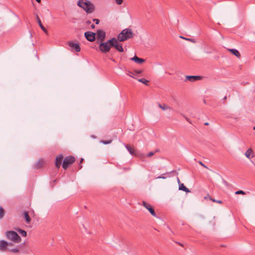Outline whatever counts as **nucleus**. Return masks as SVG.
Instances as JSON below:
<instances>
[{
    "mask_svg": "<svg viewBox=\"0 0 255 255\" xmlns=\"http://www.w3.org/2000/svg\"><path fill=\"white\" fill-rule=\"evenodd\" d=\"M253 150L251 148H249L248 149L246 153H245V155L247 157H248V158L249 159H251V158L253 157H254V155H251V154L253 153Z\"/></svg>",
    "mask_w": 255,
    "mask_h": 255,
    "instance_id": "6ab92c4d",
    "label": "nucleus"
},
{
    "mask_svg": "<svg viewBox=\"0 0 255 255\" xmlns=\"http://www.w3.org/2000/svg\"><path fill=\"white\" fill-rule=\"evenodd\" d=\"M109 43H111L112 47H114L119 52H123L124 49L122 45L119 42L116 38H112L109 40Z\"/></svg>",
    "mask_w": 255,
    "mask_h": 255,
    "instance_id": "7ed1b4c3",
    "label": "nucleus"
},
{
    "mask_svg": "<svg viewBox=\"0 0 255 255\" xmlns=\"http://www.w3.org/2000/svg\"><path fill=\"white\" fill-rule=\"evenodd\" d=\"M68 45L70 47L74 49L75 51H76L77 52H80V50H81V48H80V45L78 43H73L72 41H69V43H68Z\"/></svg>",
    "mask_w": 255,
    "mask_h": 255,
    "instance_id": "9b49d317",
    "label": "nucleus"
},
{
    "mask_svg": "<svg viewBox=\"0 0 255 255\" xmlns=\"http://www.w3.org/2000/svg\"><path fill=\"white\" fill-rule=\"evenodd\" d=\"M23 215L26 223L27 224L30 223L31 221V218L29 217L28 212H24L23 213Z\"/></svg>",
    "mask_w": 255,
    "mask_h": 255,
    "instance_id": "aec40b11",
    "label": "nucleus"
},
{
    "mask_svg": "<svg viewBox=\"0 0 255 255\" xmlns=\"http://www.w3.org/2000/svg\"><path fill=\"white\" fill-rule=\"evenodd\" d=\"M253 129L255 130V126L253 128Z\"/></svg>",
    "mask_w": 255,
    "mask_h": 255,
    "instance_id": "09e8293b",
    "label": "nucleus"
},
{
    "mask_svg": "<svg viewBox=\"0 0 255 255\" xmlns=\"http://www.w3.org/2000/svg\"><path fill=\"white\" fill-rule=\"evenodd\" d=\"M131 60H132L134 61L135 62L138 63V64H141L143 62H144L145 60L142 58H138L137 56L135 55L133 57L130 58Z\"/></svg>",
    "mask_w": 255,
    "mask_h": 255,
    "instance_id": "dca6fc26",
    "label": "nucleus"
},
{
    "mask_svg": "<svg viewBox=\"0 0 255 255\" xmlns=\"http://www.w3.org/2000/svg\"><path fill=\"white\" fill-rule=\"evenodd\" d=\"M158 106L160 109H161L163 111L168 110V109H171V108L170 107H168L165 104H163L162 105L160 104V103H158Z\"/></svg>",
    "mask_w": 255,
    "mask_h": 255,
    "instance_id": "4be33fe9",
    "label": "nucleus"
},
{
    "mask_svg": "<svg viewBox=\"0 0 255 255\" xmlns=\"http://www.w3.org/2000/svg\"><path fill=\"white\" fill-rule=\"evenodd\" d=\"M17 231L22 236H23V237H26V236L27 233H26V232L25 231L23 230L20 229H18L17 230Z\"/></svg>",
    "mask_w": 255,
    "mask_h": 255,
    "instance_id": "b1692460",
    "label": "nucleus"
},
{
    "mask_svg": "<svg viewBox=\"0 0 255 255\" xmlns=\"http://www.w3.org/2000/svg\"><path fill=\"white\" fill-rule=\"evenodd\" d=\"M178 244H179V245L180 246H182V247H183V245H182V244H180V243H178Z\"/></svg>",
    "mask_w": 255,
    "mask_h": 255,
    "instance_id": "a18cd8bd",
    "label": "nucleus"
},
{
    "mask_svg": "<svg viewBox=\"0 0 255 255\" xmlns=\"http://www.w3.org/2000/svg\"><path fill=\"white\" fill-rule=\"evenodd\" d=\"M119 41H124L127 39V36H126L124 34V32L122 31L118 35L117 39Z\"/></svg>",
    "mask_w": 255,
    "mask_h": 255,
    "instance_id": "a211bd4d",
    "label": "nucleus"
},
{
    "mask_svg": "<svg viewBox=\"0 0 255 255\" xmlns=\"http://www.w3.org/2000/svg\"><path fill=\"white\" fill-rule=\"evenodd\" d=\"M36 20L37 21L41 28V29L43 31V32L46 33V34H48V30L44 27V26L42 25V22L37 14H36Z\"/></svg>",
    "mask_w": 255,
    "mask_h": 255,
    "instance_id": "4468645a",
    "label": "nucleus"
},
{
    "mask_svg": "<svg viewBox=\"0 0 255 255\" xmlns=\"http://www.w3.org/2000/svg\"><path fill=\"white\" fill-rule=\"evenodd\" d=\"M43 163L44 161L43 159H39L34 164L35 169H38L41 168L43 166Z\"/></svg>",
    "mask_w": 255,
    "mask_h": 255,
    "instance_id": "f3484780",
    "label": "nucleus"
},
{
    "mask_svg": "<svg viewBox=\"0 0 255 255\" xmlns=\"http://www.w3.org/2000/svg\"><path fill=\"white\" fill-rule=\"evenodd\" d=\"M125 147H126L127 149L128 150V151L129 152L130 154L133 155L134 150L131 148L129 145L125 144Z\"/></svg>",
    "mask_w": 255,
    "mask_h": 255,
    "instance_id": "5701e85b",
    "label": "nucleus"
},
{
    "mask_svg": "<svg viewBox=\"0 0 255 255\" xmlns=\"http://www.w3.org/2000/svg\"><path fill=\"white\" fill-rule=\"evenodd\" d=\"M9 251L12 253H16L19 252V249L18 248H15L10 250Z\"/></svg>",
    "mask_w": 255,
    "mask_h": 255,
    "instance_id": "2f4dec72",
    "label": "nucleus"
},
{
    "mask_svg": "<svg viewBox=\"0 0 255 255\" xmlns=\"http://www.w3.org/2000/svg\"><path fill=\"white\" fill-rule=\"evenodd\" d=\"M210 200H211L214 202H216V203H218L219 204L222 203V201L221 200H215V199H212V198H210Z\"/></svg>",
    "mask_w": 255,
    "mask_h": 255,
    "instance_id": "473e14b6",
    "label": "nucleus"
},
{
    "mask_svg": "<svg viewBox=\"0 0 255 255\" xmlns=\"http://www.w3.org/2000/svg\"><path fill=\"white\" fill-rule=\"evenodd\" d=\"M158 150H156L154 152H150L148 153V154L147 155V156L148 157H151L152 156V155H153L156 152H158Z\"/></svg>",
    "mask_w": 255,
    "mask_h": 255,
    "instance_id": "c756f323",
    "label": "nucleus"
},
{
    "mask_svg": "<svg viewBox=\"0 0 255 255\" xmlns=\"http://www.w3.org/2000/svg\"><path fill=\"white\" fill-rule=\"evenodd\" d=\"M91 27H92V28H93H93H94L95 27V25H94V24H92L91 25Z\"/></svg>",
    "mask_w": 255,
    "mask_h": 255,
    "instance_id": "ea45409f",
    "label": "nucleus"
},
{
    "mask_svg": "<svg viewBox=\"0 0 255 255\" xmlns=\"http://www.w3.org/2000/svg\"><path fill=\"white\" fill-rule=\"evenodd\" d=\"M93 20L95 22L96 24H98L100 22V20L98 19L94 18Z\"/></svg>",
    "mask_w": 255,
    "mask_h": 255,
    "instance_id": "f704fd0d",
    "label": "nucleus"
},
{
    "mask_svg": "<svg viewBox=\"0 0 255 255\" xmlns=\"http://www.w3.org/2000/svg\"><path fill=\"white\" fill-rule=\"evenodd\" d=\"M135 72L137 74H140V73H141L142 71H141V70L136 71Z\"/></svg>",
    "mask_w": 255,
    "mask_h": 255,
    "instance_id": "58836bf2",
    "label": "nucleus"
},
{
    "mask_svg": "<svg viewBox=\"0 0 255 255\" xmlns=\"http://www.w3.org/2000/svg\"><path fill=\"white\" fill-rule=\"evenodd\" d=\"M5 234L8 239L16 243L20 242L21 238L15 231H7Z\"/></svg>",
    "mask_w": 255,
    "mask_h": 255,
    "instance_id": "f03ea898",
    "label": "nucleus"
},
{
    "mask_svg": "<svg viewBox=\"0 0 255 255\" xmlns=\"http://www.w3.org/2000/svg\"><path fill=\"white\" fill-rule=\"evenodd\" d=\"M115 1L117 4L120 5L123 3V0H115Z\"/></svg>",
    "mask_w": 255,
    "mask_h": 255,
    "instance_id": "72a5a7b5",
    "label": "nucleus"
},
{
    "mask_svg": "<svg viewBox=\"0 0 255 255\" xmlns=\"http://www.w3.org/2000/svg\"><path fill=\"white\" fill-rule=\"evenodd\" d=\"M75 158L72 156L66 157L63 159L62 167L65 170L67 169L70 165L75 162Z\"/></svg>",
    "mask_w": 255,
    "mask_h": 255,
    "instance_id": "20e7f679",
    "label": "nucleus"
},
{
    "mask_svg": "<svg viewBox=\"0 0 255 255\" xmlns=\"http://www.w3.org/2000/svg\"><path fill=\"white\" fill-rule=\"evenodd\" d=\"M85 38L87 40L93 42L95 40L96 33L91 31L86 32L84 34Z\"/></svg>",
    "mask_w": 255,
    "mask_h": 255,
    "instance_id": "423d86ee",
    "label": "nucleus"
},
{
    "mask_svg": "<svg viewBox=\"0 0 255 255\" xmlns=\"http://www.w3.org/2000/svg\"><path fill=\"white\" fill-rule=\"evenodd\" d=\"M124 32V34L127 36V39L132 38L134 36V34L132 30L129 28H126L122 31Z\"/></svg>",
    "mask_w": 255,
    "mask_h": 255,
    "instance_id": "1a4fd4ad",
    "label": "nucleus"
},
{
    "mask_svg": "<svg viewBox=\"0 0 255 255\" xmlns=\"http://www.w3.org/2000/svg\"><path fill=\"white\" fill-rule=\"evenodd\" d=\"M199 163L203 167L207 168V167L201 161H199Z\"/></svg>",
    "mask_w": 255,
    "mask_h": 255,
    "instance_id": "c9c22d12",
    "label": "nucleus"
},
{
    "mask_svg": "<svg viewBox=\"0 0 255 255\" xmlns=\"http://www.w3.org/2000/svg\"><path fill=\"white\" fill-rule=\"evenodd\" d=\"M184 117H185V118L186 120L188 122H189V123H190V124L191 123V121H190V120L189 118H188L187 117H185V116H184Z\"/></svg>",
    "mask_w": 255,
    "mask_h": 255,
    "instance_id": "e433bc0d",
    "label": "nucleus"
},
{
    "mask_svg": "<svg viewBox=\"0 0 255 255\" xmlns=\"http://www.w3.org/2000/svg\"><path fill=\"white\" fill-rule=\"evenodd\" d=\"M86 23L87 24L89 25L91 23V21L90 20H87V21H86Z\"/></svg>",
    "mask_w": 255,
    "mask_h": 255,
    "instance_id": "4c0bfd02",
    "label": "nucleus"
},
{
    "mask_svg": "<svg viewBox=\"0 0 255 255\" xmlns=\"http://www.w3.org/2000/svg\"><path fill=\"white\" fill-rule=\"evenodd\" d=\"M180 37L182 38V39H185V40H186L187 41H191V42H192L193 43H195L196 42L195 40L193 39H192V38H185V37H183L182 36H180Z\"/></svg>",
    "mask_w": 255,
    "mask_h": 255,
    "instance_id": "c85d7f7f",
    "label": "nucleus"
},
{
    "mask_svg": "<svg viewBox=\"0 0 255 255\" xmlns=\"http://www.w3.org/2000/svg\"><path fill=\"white\" fill-rule=\"evenodd\" d=\"M111 60L114 61V62H115V60L114 59H111Z\"/></svg>",
    "mask_w": 255,
    "mask_h": 255,
    "instance_id": "de8ad7c7",
    "label": "nucleus"
},
{
    "mask_svg": "<svg viewBox=\"0 0 255 255\" xmlns=\"http://www.w3.org/2000/svg\"><path fill=\"white\" fill-rule=\"evenodd\" d=\"M170 173V172H166L165 173H164L161 175H159L157 177H156V179H165L166 177L164 176V175H168Z\"/></svg>",
    "mask_w": 255,
    "mask_h": 255,
    "instance_id": "bb28decb",
    "label": "nucleus"
},
{
    "mask_svg": "<svg viewBox=\"0 0 255 255\" xmlns=\"http://www.w3.org/2000/svg\"><path fill=\"white\" fill-rule=\"evenodd\" d=\"M111 47L112 46L111 45V43H109V40L106 42H101L99 45V49L103 53L109 52Z\"/></svg>",
    "mask_w": 255,
    "mask_h": 255,
    "instance_id": "39448f33",
    "label": "nucleus"
},
{
    "mask_svg": "<svg viewBox=\"0 0 255 255\" xmlns=\"http://www.w3.org/2000/svg\"><path fill=\"white\" fill-rule=\"evenodd\" d=\"M209 125V124H208V123H205V125H206V126H207V125Z\"/></svg>",
    "mask_w": 255,
    "mask_h": 255,
    "instance_id": "49530a36",
    "label": "nucleus"
},
{
    "mask_svg": "<svg viewBox=\"0 0 255 255\" xmlns=\"http://www.w3.org/2000/svg\"><path fill=\"white\" fill-rule=\"evenodd\" d=\"M4 215V211L2 207L0 206V219L3 218Z\"/></svg>",
    "mask_w": 255,
    "mask_h": 255,
    "instance_id": "393cba45",
    "label": "nucleus"
},
{
    "mask_svg": "<svg viewBox=\"0 0 255 255\" xmlns=\"http://www.w3.org/2000/svg\"><path fill=\"white\" fill-rule=\"evenodd\" d=\"M83 161V158H81V160H80V163H81Z\"/></svg>",
    "mask_w": 255,
    "mask_h": 255,
    "instance_id": "79ce46f5",
    "label": "nucleus"
},
{
    "mask_svg": "<svg viewBox=\"0 0 255 255\" xmlns=\"http://www.w3.org/2000/svg\"><path fill=\"white\" fill-rule=\"evenodd\" d=\"M63 159V156L62 154H60L58 156H57L55 159V166L57 168H59L62 161Z\"/></svg>",
    "mask_w": 255,
    "mask_h": 255,
    "instance_id": "9d476101",
    "label": "nucleus"
},
{
    "mask_svg": "<svg viewBox=\"0 0 255 255\" xmlns=\"http://www.w3.org/2000/svg\"><path fill=\"white\" fill-rule=\"evenodd\" d=\"M8 245V243L4 240L0 241V251L1 252H4L6 251L7 246Z\"/></svg>",
    "mask_w": 255,
    "mask_h": 255,
    "instance_id": "f8f14e48",
    "label": "nucleus"
},
{
    "mask_svg": "<svg viewBox=\"0 0 255 255\" xmlns=\"http://www.w3.org/2000/svg\"><path fill=\"white\" fill-rule=\"evenodd\" d=\"M229 50L234 55L239 58L241 56V55L239 52L235 49H230Z\"/></svg>",
    "mask_w": 255,
    "mask_h": 255,
    "instance_id": "412c9836",
    "label": "nucleus"
},
{
    "mask_svg": "<svg viewBox=\"0 0 255 255\" xmlns=\"http://www.w3.org/2000/svg\"><path fill=\"white\" fill-rule=\"evenodd\" d=\"M186 78L190 81L193 82L202 79V77L199 76H187Z\"/></svg>",
    "mask_w": 255,
    "mask_h": 255,
    "instance_id": "2eb2a0df",
    "label": "nucleus"
},
{
    "mask_svg": "<svg viewBox=\"0 0 255 255\" xmlns=\"http://www.w3.org/2000/svg\"><path fill=\"white\" fill-rule=\"evenodd\" d=\"M82 165H79V169H81V168H82Z\"/></svg>",
    "mask_w": 255,
    "mask_h": 255,
    "instance_id": "37998d69",
    "label": "nucleus"
},
{
    "mask_svg": "<svg viewBox=\"0 0 255 255\" xmlns=\"http://www.w3.org/2000/svg\"><path fill=\"white\" fill-rule=\"evenodd\" d=\"M37 2L39 3L41 1V0H35Z\"/></svg>",
    "mask_w": 255,
    "mask_h": 255,
    "instance_id": "a19ab883",
    "label": "nucleus"
},
{
    "mask_svg": "<svg viewBox=\"0 0 255 255\" xmlns=\"http://www.w3.org/2000/svg\"><path fill=\"white\" fill-rule=\"evenodd\" d=\"M106 37V32L103 30H98L97 31V39L101 42L104 41Z\"/></svg>",
    "mask_w": 255,
    "mask_h": 255,
    "instance_id": "6e6552de",
    "label": "nucleus"
},
{
    "mask_svg": "<svg viewBox=\"0 0 255 255\" xmlns=\"http://www.w3.org/2000/svg\"><path fill=\"white\" fill-rule=\"evenodd\" d=\"M138 81L139 82H141L146 85H147L149 82V81L147 80H146L144 78H141V79H139L138 80Z\"/></svg>",
    "mask_w": 255,
    "mask_h": 255,
    "instance_id": "a878e982",
    "label": "nucleus"
},
{
    "mask_svg": "<svg viewBox=\"0 0 255 255\" xmlns=\"http://www.w3.org/2000/svg\"><path fill=\"white\" fill-rule=\"evenodd\" d=\"M235 194H243V195H244L245 194V192L244 191H243V190H239V191H237L235 192Z\"/></svg>",
    "mask_w": 255,
    "mask_h": 255,
    "instance_id": "7c9ffc66",
    "label": "nucleus"
},
{
    "mask_svg": "<svg viewBox=\"0 0 255 255\" xmlns=\"http://www.w3.org/2000/svg\"><path fill=\"white\" fill-rule=\"evenodd\" d=\"M178 183L179 184V190H182L186 193L190 192V191L184 186L183 183H181L179 179L177 178Z\"/></svg>",
    "mask_w": 255,
    "mask_h": 255,
    "instance_id": "ddd939ff",
    "label": "nucleus"
},
{
    "mask_svg": "<svg viewBox=\"0 0 255 255\" xmlns=\"http://www.w3.org/2000/svg\"><path fill=\"white\" fill-rule=\"evenodd\" d=\"M77 5L89 13H92L94 10V4L88 0H79Z\"/></svg>",
    "mask_w": 255,
    "mask_h": 255,
    "instance_id": "f257e3e1",
    "label": "nucleus"
},
{
    "mask_svg": "<svg viewBox=\"0 0 255 255\" xmlns=\"http://www.w3.org/2000/svg\"><path fill=\"white\" fill-rule=\"evenodd\" d=\"M112 142V139H110V140H102L101 141V142H102V143H103L104 144H108L111 143Z\"/></svg>",
    "mask_w": 255,
    "mask_h": 255,
    "instance_id": "cd10ccee",
    "label": "nucleus"
},
{
    "mask_svg": "<svg viewBox=\"0 0 255 255\" xmlns=\"http://www.w3.org/2000/svg\"><path fill=\"white\" fill-rule=\"evenodd\" d=\"M227 99V96H225L224 98H223V100H226Z\"/></svg>",
    "mask_w": 255,
    "mask_h": 255,
    "instance_id": "c03bdc74",
    "label": "nucleus"
},
{
    "mask_svg": "<svg viewBox=\"0 0 255 255\" xmlns=\"http://www.w3.org/2000/svg\"><path fill=\"white\" fill-rule=\"evenodd\" d=\"M142 205L146 209H147L149 211L150 213L153 217H156V215L154 211V209L152 207L151 205L149 203H148L145 201H143Z\"/></svg>",
    "mask_w": 255,
    "mask_h": 255,
    "instance_id": "0eeeda50",
    "label": "nucleus"
}]
</instances>
